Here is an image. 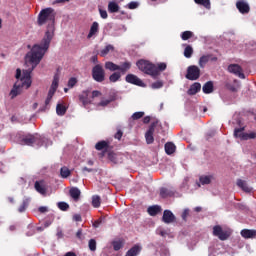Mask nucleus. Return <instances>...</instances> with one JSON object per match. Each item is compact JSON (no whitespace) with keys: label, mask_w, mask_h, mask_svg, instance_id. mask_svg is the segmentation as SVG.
<instances>
[{"label":"nucleus","mask_w":256,"mask_h":256,"mask_svg":"<svg viewBox=\"0 0 256 256\" xmlns=\"http://www.w3.org/2000/svg\"><path fill=\"white\" fill-rule=\"evenodd\" d=\"M57 13L55 9L49 7L42 9L37 18V25L39 27L46 26V32L41 40L40 44H34L31 50L26 54V61L28 63H32V70L35 69L41 63L43 57L47 51H49V47L51 45V41H53V37H55V17Z\"/></svg>","instance_id":"f257e3e1"},{"label":"nucleus","mask_w":256,"mask_h":256,"mask_svg":"<svg viewBox=\"0 0 256 256\" xmlns=\"http://www.w3.org/2000/svg\"><path fill=\"white\" fill-rule=\"evenodd\" d=\"M24 87L25 89H29V87H31V71L26 72L24 77H22L13 85V88L10 91L11 99H15L17 95H21V92L23 91Z\"/></svg>","instance_id":"f03ea898"},{"label":"nucleus","mask_w":256,"mask_h":256,"mask_svg":"<svg viewBox=\"0 0 256 256\" xmlns=\"http://www.w3.org/2000/svg\"><path fill=\"white\" fill-rule=\"evenodd\" d=\"M138 69L145 73L146 75H150L153 79H157V65L151 63L149 60H138L136 63Z\"/></svg>","instance_id":"7ed1b4c3"},{"label":"nucleus","mask_w":256,"mask_h":256,"mask_svg":"<svg viewBox=\"0 0 256 256\" xmlns=\"http://www.w3.org/2000/svg\"><path fill=\"white\" fill-rule=\"evenodd\" d=\"M105 69L112 72L121 71L122 75H125L131 69V62L126 61L121 63V65H117L111 61H107L105 63Z\"/></svg>","instance_id":"20e7f679"},{"label":"nucleus","mask_w":256,"mask_h":256,"mask_svg":"<svg viewBox=\"0 0 256 256\" xmlns=\"http://www.w3.org/2000/svg\"><path fill=\"white\" fill-rule=\"evenodd\" d=\"M21 145L33 146L41 143V136L39 134H27L20 139Z\"/></svg>","instance_id":"39448f33"},{"label":"nucleus","mask_w":256,"mask_h":256,"mask_svg":"<svg viewBox=\"0 0 256 256\" xmlns=\"http://www.w3.org/2000/svg\"><path fill=\"white\" fill-rule=\"evenodd\" d=\"M92 77L97 83L105 81V70L101 64H97L92 68Z\"/></svg>","instance_id":"423d86ee"},{"label":"nucleus","mask_w":256,"mask_h":256,"mask_svg":"<svg viewBox=\"0 0 256 256\" xmlns=\"http://www.w3.org/2000/svg\"><path fill=\"white\" fill-rule=\"evenodd\" d=\"M185 77L188 81H197L201 77V69L195 65L188 66Z\"/></svg>","instance_id":"0eeeda50"},{"label":"nucleus","mask_w":256,"mask_h":256,"mask_svg":"<svg viewBox=\"0 0 256 256\" xmlns=\"http://www.w3.org/2000/svg\"><path fill=\"white\" fill-rule=\"evenodd\" d=\"M245 127L236 128L234 130V137L241 139L242 141H249V139H256V132L244 133Z\"/></svg>","instance_id":"6e6552de"},{"label":"nucleus","mask_w":256,"mask_h":256,"mask_svg":"<svg viewBox=\"0 0 256 256\" xmlns=\"http://www.w3.org/2000/svg\"><path fill=\"white\" fill-rule=\"evenodd\" d=\"M212 235L214 237H218L220 241H227L231 234L229 233V231L223 230V227H221V225H215L213 227Z\"/></svg>","instance_id":"1a4fd4ad"},{"label":"nucleus","mask_w":256,"mask_h":256,"mask_svg":"<svg viewBox=\"0 0 256 256\" xmlns=\"http://www.w3.org/2000/svg\"><path fill=\"white\" fill-rule=\"evenodd\" d=\"M224 87L227 91H230V93H237L239 89H241V82L237 79H227L224 82Z\"/></svg>","instance_id":"9d476101"},{"label":"nucleus","mask_w":256,"mask_h":256,"mask_svg":"<svg viewBox=\"0 0 256 256\" xmlns=\"http://www.w3.org/2000/svg\"><path fill=\"white\" fill-rule=\"evenodd\" d=\"M158 123H159L158 121H155V122H152L151 125L149 126V129L145 134L147 145H151L155 141L153 134L155 133V127H157Z\"/></svg>","instance_id":"9b49d317"},{"label":"nucleus","mask_w":256,"mask_h":256,"mask_svg":"<svg viewBox=\"0 0 256 256\" xmlns=\"http://www.w3.org/2000/svg\"><path fill=\"white\" fill-rule=\"evenodd\" d=\"M229 73H233L236 77L240 79H245V74L243 73V68L239 66V64H230L228 66Z\"/></svg>","instance_id":"f8f14e48"},{"label":"nucleus","mask_w":256,"mask_h":256,"mask_svg":"<svg viewBox=\"0 0 256 256\" xmlns=\"http://www.w3.org/2000/svg\"><path fill=\"white\" fill-rule=\"evenodd\" d=\"M236 9H238L239 13H241L242 15H247V13L251 11L249 3H247L245 0H238L236 2Z\"/></svg>","instance_id":"ddd939ff"},{"label":"nucleus","mask_w":256,"mask_h":256,"mask_svg":"<svg viewBox=\"0 0 256 256\" xmlns=\"http://www.w3.org/2000/svg\"><path fill=\"white\" fill-rule=\"evenodd\" d=\"M126 83H130L131 85H137L138 87H143L145 83L143 80L137 77L135 74H128L125 78Z\"/></svg>","instance_id":"4468645a"},{"label":"nucleus","mask_w":256,"mask_h":256,"mask_svg":"<svg viewBox=\"0 0 256 256\" xmlns=\"http://www.w3.org/2000/svg\"><path fill=\"white\" fill-rule=\"evenodd\" d=\"M90 93L91 92L89 90H84L81 94H79L78 99L80 103H82L83 107H87V105H91L93 103V100H91L89 97Z\"/></svg>","instance_id":"2eb2a0df"},{"label":"nucleus","mask_w":256,"mask_h":256,"mask_svg":"<svg viewBox=\"0 0 256 256\" xmlns=\"http://www.w3.org/2000/svg\"><path fill=\"white\" fill-rule=\"evenodd\" d=\"M241 237L243 239H255L256 230L255 229H242L240 232Z\"/></svg>","instance_id":"dca6fc26"},{"label":"nucleus","mask_w":256,"mask_h":256,"mask_svg":"<svg viewBox=\"0 0 256 256\" xmlns=\"http://www.w3.org/2000/svg\"><path fill=\"white\" fill-rule=\"evenodd\" d=\"M35 190L40 193V195H45L47 193V187L45 186V181H36L34 184Z\"/></svg>","instance_id":"f3484780"},{"label":"nucleus","mask_w":256,"mask_h":256,"mask_svg":"<svg viewBox=\"0 0 256 256\" xmlns=\"http://www.w3.org/2000/svg\"><path fill=\"white\" fill-rule=\"evenodd\" d=\"M162 221L166 224L173 223L175 221V215L170 210H164Z\"/></svg>","instance_id":"a211bd4d"},{"label":"nucleus","mask_w":256,"mask_h":256,"mask_svg":"<svg viewBox=\"0 0 256 256\" xmlns=\"http://www.w3.org/2000/svg\"><path fill=\"white\" fill-rule=\"evenodd\" d=\"M99 33V23L98 22H93L90 31L87 35V39H91L92 37H96V35Z\"/></svg>","instance_id":"6ab92c4d"},{"label":"nucleus","mask_w":256,"mask_h":256,"mask_svg":"<svg viewBox=\"0 0 256 256\" xmlns=\"http://www.w3.org/2000/svg\"><path fill=\"white\" fill-rule=\"evenodd\" d=\"M201 91V83L195 82L193 83L187 91V95H197Z\"/></svg>","instance_id":"aec40b11"},{"label":"nucleus","mask_w":256,"mask_h":256,"mask_svg":"<svg viewBox=\"0 0 256 256\" xmlns=\"http://www.w3.org/2000/svg\"><path fill=\"white\" fill-rule=\"evenodd\" d=\"M95 150L96 151H104V153L109 151V142H107L105 140L99 141L95 145Z\"/></svg>","instance_id":"412c9836"},{"label":"nucleus","mask_w":256,"mask_h":256,"mask_svg":"<svg viewBox=\"0 0 256 256\" xmlns=\"http://www.w3.org/2000/svg\"><path fill=\"white\" fill-rule=\"evenodd\" d=\"M202 91H203V93H205V95H209V94L213 93V91H214L213 81L206 82L202 87Z\"/></svg>","instance_id":"4be33fe9"},{"label":"nucleus","mask_w":256,"mask_h":256,"mask_svg":"<svg viewBox=\"0 0 256 256\" xmlns=\"http://www.w3.org/2000/svg\"><path fill=\"white\" fill-rule=\"evenodd\" d=\"M166 155H173L175 153V150L177 149V146L173 142H167L164 146Z\"/></svg>","instance_id":"5701e85b"},{"label":"nucleus","mask_w":256,"mask_h":256,"mask_svg":"<svg viewBox=\"0 0 256 256\" xmlns=\"http://www.w3.org/2000/svg\"><path fill=\"white\" fill-rule=\"evenodd\" d=\"M210 59L211 55H202L198 61L199 67H201V69H205V66L209 63Z\"/></svg>","instance_id":"b1692460"},{"label":"nucleus","mask_w":256,"mask_h":256,"mask_svg":"<svg viewBox=\"0 0 256 256\" xmlns=\"http://www.w3.org/2000/svg\"><path fill=\"white\" fill-rule=\"evenodd\" d=\"M173 195H175V192L173 190H170L168 188L160 189V197H162V199H167V197H173Z\"/></svg>","instance_id":"393cba45"},{"label":"nucleus","mask_w":256,"mask_h":256,"mask_svg":"<svg viewBox=\"0 0 256 256\" xmlns=\"http://www.w3.org/2000/svg\"><path fill=\"white\" fill-rule=\"evenodd\" d=\"M147 213L151 216V217H155V215L161 213V207L159 205H154V206H150L147 209Z\"/></svg>","instance_id":"a878e982"},{"label":"nucleus","mask_w":256,"mask_h":256,"mask_svg":"<svg viewBox=\"0 0 256 256\" xmlns=\"http://www.w3.org/2000/svg\"><path fill=\"white\" fill-rule=\"evenodd\" d=\"M31 200L29 198H24L20 206L18 207V213H25L27 211V207H29V203Z\"/></svg>","instance_id":"bb28decb"},{"label":"nucleus","mask_w":256,"mask_h":256,"mask_svg":"<svg viewBox=\"0 0 256 256\" xmlns=\"http://www.w3.org/2000/svg\"><path fill=\"white\" fill-rule=\"evenodd\" d=\"M69 193L74 201H79V197H81V190H79V188H71Z\"/></svg>","instance_id":"cd10ccee"},{"label":"nucleus","mask_w":256,"mask_h":256,"mask_svg":"<svg viewBox=\"0 0 256 256\" xmlns=\"http://www.w3.org/2000/svg\"><path fill=\"white\" fill-rule=\"evenodd\" d=\"M121 75H125L121 73V71L114 72L109 76L110 83H117V81L121 80Z\"/></svg>","instance_id":"c85d7f7f"},{"label":"nucleus","mask_w":256,"mask_h":256,"mask_svg":"<svg viewBox=\"0 0 256 256\" xmlns=\"http://www.w3.org/2000/svg\"><path fill=\"white\" fill-rule=\"evenodd\" d=\"M237 185L240 187V189H242V191H244L245 193H251V188H249V186H247V182H245L244 180L238 179L237 180Z\"/></svg>","instance_id":"c756f323"},{"label":"nucleus","mask_w":256,"mask_h":256,"mask_svg":"<svg viewBox=\"0 0 256 256\" xmlns=\"http://www.w3.org/2000/svg\"><path fill=\"white\" fill-rule=\"evenodd\" d=\"M111 51H115V47L113 45L108 44L104 49L100 51V56L101 57H107Z\"/></svg>","instance_id":"7c9ffc66"},{"label":"nucleus","mask_w":256,"mask_h":256,"mask_svg":"<svg viewBox=\"0 0 256 256\" xmlns=\"http://www.w3.org/2000/svg\"><path fill=\"white\" fill-rule=\"evenodd\" d=\"M92 206L95 209H99V207H101V197L99 195L92 196Z\"/></svg>","instance_id":"2f4dec72"},{"label":"nucleus","mask_w":256,"mask_h":256,"mask_svg":"<svg viewBox=\"0 0 256 256\" xmlns=\"http://www.w3.org/2000/svg\"><path fill=\"white\" fill-rule=\"evenodd\" d=\"M108 11L109 13H117L119 11V4L116 2H109Z\"/></svg>","instance_id":"473e14b6"},{"label":"nucleus","mask_w":256,"mask_h":256,"mask_svg":"<svg viewBox=\"0 0 256 256\" xmlns=\"http://www.w3.org/2000/svg\"><path fill=\"white\" fill-rule=\"evenodd\" d=\"M60 175H61L62 179H67V177L71 176V170H69L66 166H63L60 169Z\"/></svg>","instance_id":"72a5a7b5"},{"label":"nucleus","mask_w":256,"mask_h":256,"mask_svg":"<svg viewBox=\"0 0 256 256\" xmlns=\"http://www.w3.org/2000/svg\"><path fill=\"white\" fill-rule=\"evenodd\" d=\"M56 113H57V115H60V116L65 115V113H67V107H65L62 104H57Z\"/></svg>","instance_id":"f704fd0d"},{"label":"nucleus","mask_w":256,"mask_h":256,"mask_svg":"<svg viewBox=\"0 0 256 256\" xmlns=\"http://www.w3.org/2000/svg\"><path fill=\"white\" fill-rule=\"evenodd\" d=\"M167 69V63L161 62L156 65V71H157V77L161 75V72L165 71Z\"/></svg>","instance_id":"c9c22d12"},{"label":"nucleus","mask_w":256,"mask_h":256,"mask_svg":"<svg viewBox=\"0 0 256 256\" xmlns=\"http://www.w3.org/2000/svg\"><path fill=\"white\" fill-rule=\"evenodd\" d=\"M211 179H213V176H200L199 181L201 185H209L211 184Z\"/></svg>","instance_id":"e433bc0d"},{"label":"nucleus","mask_w":256,"mask_h":256,"mask_svg":"<svg viewBox=\"0 0 256 256\" xmlns=\"http://www.w3.org/2000/svg\"><path fill=\"white\" fill-rule=\"evenodd\" d=\"M184 57H186V59H191V57H193V47L190 45L186 46L184 49Z\"/></svg>","instance_id":"4c0bfd02"},{"label":"nucleus","mask_w":256,"mask_h":256,"mask_svg":"<svg viewBox=\"0 0 256 256\" xmlns=\"http://www.w3.org/2000/svg\"><path fill=\"white\" fill-rule=\"evenodd\" d=\"M50 88L56 89V90L59 88V74L54 75Z\"/></svg>","instance_id":"58836bf2"},{"label":"nucleus","mask_w":256,"mask_h":256,"mask_svg":"<svg viewBox=\"0 0 256 256\" xmlns=\"http://www.w3.org/2000/svg\"><path fill=\"white\" fill-rule=\"evenodd\" d=\"M197 5H203L206 9L211 7V2L209 0H194Z\"/></svg>","instance_id":"ea45409f"},{"label":"nucleus","mask_w":256,"mask_h":256,"mask_svg":"<svg viewBox=\"0 0 256 256\" xmlns=\"http://www.w3.org/2000/svg\"><path fill=\"white\" fill-rule=\"evenodd\" d=\"M112 247H113L114 251H119V250L123 249V242L122 241H113Z\"/></svg>","instance_id":"a19ab883"},{"label":"nucleus","mask_w":256,"mask_h":256,"mask_svg":"<svg viewBox=\"0 0 256 256\" xmlns=\"http://www.w3.org/2000/svg\"><path fill=\"white\" fill-rule=\"evenodd\" d=\"M191 37H193V32H191V31H184L181 34V39L183 41H188V39H191Z\"/></svg>","instance_id":"79ce46f5"},{"label":"nucleus","mask_w":256,"mask_h":256,"mask_svg":"<svg viewBox=\"0 0 256 256\" xmlns=\"http://www.w3.org/2000/svg\"><path fill=\"white\" fill-rule=\"evenodd\" d=\"M90 251H97V241L95 239H90L88 243Z\"/></svg>","instance_id":"37998d69"},{"label":"nucleus","mask_w":256,"mask_h":256,"mask_svg":"<svg viewBox=\"0 0 256 256\" xmlns=\"http://www.w3.org/2000/svg\"><path fill=\"white\" fill-rule=\"evenodd\" d=\"M113 101H115V98L102 100L98 103V107H107V105H109V103H113Z\"/></svg>","instance_id":"c03bdc74"},{"label":"nucleus","mask_w":256,"mask_h":256,"mask_svg":"<svg viewBox=\"0 0 256 256\" xmlns=\"http://www.w3.org/2000/svg\"><path fill=\"white\" fill-rule=\"evenodd\" d=\"M145 116V112H135L133 115H132V119L133 121H137L139 119H142V117Z\"/></svg>","instance_id":"a18cd8bd"},{"label":"nucleus","mask_w":256,"mask_h":256,"mask_svg":"<svg viewBox=\"0 0 256 256\" xmlns=\"http://www.w3.org/2000/svg\"><path fill=\"white\" fill-rule=\"evenodd\" d=\"M58 208L60 209V211H68L69 204H67L66 202H59Z\"/></svg>","instance_id":"49530a36"},{"label":"nucleus","mask_w":256,"mask_h":256,"mask_svg":"<svg viewBox=\"0 0 256 256\" xmlns=\"http://www.w3.org/2000/svg\"><path fill=\"white\" fill-rule=\"evenodd\" d=\"M152 89H161L163 87V81L158 80L151 84Z\"/></svg>","instance_id":"de8ad7c7"},{"label":"nucleus","mask_w":256,"mask_h":256,"mask_svg":"<svg viewBox=\"0 0 256 256\" xmlns=\"http://www.w3.org/2000/svg\"><path fill=\"white\" fill-rule=\"evenodd\" d=\"M108 159L112 163H117V154H115L114 152H109L108 153Z\"/></svg>","instance_id":"09e8293b"},{"label":"nucleus","mask_w":256,"mask_h":256,"mask_svg":"<svg viewBox=\"0 0 256 256\" xmlns=\"http://www.w3.org/2000/svg\"><path fill=\"white\" fill-rule=\"evenodd\" d=\"M75 85H77V78H75V77L70 78V79L68 80V87H69L70 89H73V87H74Z\"/></svg>","instance_id":"8fccbe9b"},{"label":"nucleus","mask_w":256,"mask_h":256,"mask_svg":"<svg viewBox=\"0 0 256 256\" xmlns=\"http://www.w3.org/2000/svg\"><path fill=\"white\" fill-rule=\"evenodd\" d=\"M137 7H139V2H130L128 3V9H137Z\"/></svg>","instance_id":"3c124183"},{"label":"nucleus","mask_w":256,"mask_h":256,"mask_svg":"<svg viewBox=\"0 0 256 256\" xmlns=\"http://www.w3.org/2000/svg\"><path fill=\"white\" fill-rule=\"evenodd\" d=\"M99 13L102 19H107V17H109V15L107 14V10L100 9Z\"/></svg>","instance_id":"603ef678"},{"label":"nucleus","mask_w":256,"mask_h":256,"mask_svg":"<svg viewBox=\"0 0 256 256\" xmlns=\"http://www.w3.org/2000/svg\"><path fill=\"white\" fill-rule=\"evenodd\" d=\"M187 217H189V210L185 209L182 213V219L183 221H187Z\"/></svg>","instance_id":"864d4df0"},{"label":"nucleus","mask_w":256,"mask_h":256,"mask_svg":"<svg viewBox=\"0 0 256 256\" xmlns=\"http://www.w3.org/2000/svg\"><path fill=\"white\" fill-rule=\"evenodd\" d=\"M114 137L118 139V141H121V137H123V131L118 130Z\"/></svg>","instance_id":"5fc2aeb1"},{"label":"nucleus","mask_w":256,"mask_h":256,"mask_svg":"<svg viewBox=\"0 0 256 256\" xmlns=\"http://www.w3.org/2000/svg\"><path fill=\"white\" fill-rule=\"evenodd\" d=\"M95 97H101V91L99 90H94L92 92V99H95Z\"/></svg>","instance_id":"6e6d98bb"},{"label":"nucleus","mask_w":256,"mask_h":256,"mask_svg":"<svg viewBox=\"0 0 256 256\" xmlns=\"http://www.w3.org/2000/svg\"><path fill=\"white\" fill-rule=\"evenodd\" d=\"M76 237H77V239H82L83 238V230L82 229H79L76 232Z\"/></svg>","instance_id":"4d7b16f0"},{"label":"nucleus","mask_w":256,"mask_h":256,"mask_svg":"<svg viewBox=\"0 0 256 256\" xmlns=\"http://www.w3.org/2000/svg\"><path fill=\"white\" fill-rule=\"evenodd\" d=\"M73 220H74V221H77V222L83 221V219L81 218L80 214H75V215L73 216Z\"/></svg>","instance_id":"13d9d810"},{"label":"nucleus","mask_w":256,"mask_h":256,"mask_svg":"<svg viewBox=\"0 0 256 256\" xmlns=\"http://www.w3.org/2000/svg\"><path fill=\"white\" fill-rule=\"evenodd\" d=\"M56 92H57V90L55 88L50 87L48 95H50V97H53V95H55Z\"/></svg>","instance_id":"bf43d9fd"},{"label":"nucleus","mask_w":256,"mask_h":256,"mask_svg":"<svg viewBox=\"0 0 256 256\" xmlns=\"http://www.w3.org/2000/svg\"><path fill=\"white\" fill-rule=\"evenodd\" d=\"M51 99H53V96H50L49 94L47 95V98L45 100V105L47 107V105H49V103H51Z\"/></svg>","instance_id":"052dcab7"},{"label":"nucleus","mask_w":256,"mask_h":256,"mask_svg":"<svg viewBox=\"0 0 256 256\" xmlns=\"http://www.w3.org/2000/svg\"><path fill=\"white\" fill-rule=\"evenodd\" d=\"M38 211H39L40 213H47V207L41 206V207L38 208Z\"/></svg>","instance_id":"680f3d73"},{"label":"nucleus","mask_w":256,"mask_h":256,"mask_svg":"<svg viewBox=\"0 0 256 256\" xmlns=\"http://www.w3.org/2000/svg\"><path fill=\"white\" fill-rule=\"evenodd\" d=\"M82 171L83 173H85V171H87L88 173H93V168L83 167Z\"/></svg>","instance_id":"e2e57ef3"},{"label":"nucleus","mask_w":256,"mask_h":256,"mask_svg":"<svg viewBox=\"0 0 256 256\" xmlns=\"http://www.w3.org/2000/svg\"><path fill=\"white\" fill-rule=\"evenodd\" d=\"M151 122V117L149 116H146L143 118V123L147 124V123H150Z\"/></svg>","instance_id":"0e129e2a"},{"label":"nucleus","mask_w":256,"mask_h":256,"mask_svg":"<svg viewBox=\"0 0 256 256\" xmlns=\"http://www.w3.org/2000/svg\"><path fill=\"white\" fill-rule=\"evenodd\" d=\"M16 79H21V69L16 70Z\"/></svg>","instance_id":"69168bd1"},{"label":"nucleus","mask_w":256,"mask_h":256,"mask_svg":"<svg viewBox=\"0 0 256 256\" xmlns=\"http://www.w3.org/2000/svg\"><path fill=\"white\" fill-rule=\"evenodd\" d=\"M64 256H77L75 252H67Z\"/></svg>","instance_id":"338daca9"},{"label":"nucleus","mask_w":256,"mask_h":256,"mask_svg":"<svg viewBox=\"0 0 256 256\" xmlns=\"http://www.w3.org/2000/svg\"><path fill=\"white\" fill-rule=\"evenodd\" d=\"M210 55V61H217V57L213 56V54H208Z\"/></svg>","instance_id":"774afa93"}]
</instances>
